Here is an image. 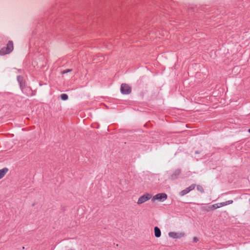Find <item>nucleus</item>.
<instances>
[{"label":"nucleus","mask_w":250,"mask_h":250,"mask_svg":"<svg viewBox=\"0 0 250 250\" xmlns=\"http://www.w3.org/2000/svg\"><path fill=\"white\" fill-rule=\"evenodd\" d=\"M13 50V43L12 41H9L6 47H3L0 50V55H4L9 54Z\"/></svg>","instance_id":"f257e3e1"},{"label":"nucleus","mask_w":250,"mask_h":250,"mask_svg":"<svg viewBox=\"0 0 250 250\" xmlns=\"http://www.w3.org/2000/svg\"><path fill=\"white\" fill-rule=\"evenodd\" d=\"M167 198V195L166 193H158L154 195L152 198V201L154 202L155 200H158L160 202H163Z\"/></svg>","instance_id":"f03ea898"},{"label":"nucleus","mask_w":250,"mask_h":250,"mask_svg":"<svg viewBox=\"0 0 250 250\" xmlns=\"http://www.w3.org/2000/svg\"><path fill=\"white\" fill-rule=\"evenodd\" d=\"M151 198H152V196L150 194L147 193V194H144L139 197L137 203L138 205H141V204L146 202L147 201H148Z\"/></svg>","instance_id":"7ed1b4c3"},{"label":"nucleus","mask_w":250,"mask_h":250,"mask_svg":"<svg viewBox=\"0 0 250 250\" xmlns=\"http://www.w3.org/2000/svg\"><path fill=\"white\" fill-rule=\"evenodd\" d=\"M168 236L173 239L180 238L184 237L185 234L183 232H169L168 234Z\"/></svg>","instance_id":"20e7f679"},{"label":"nucleus","mask_w":250,"mask_h":250,"mask_svg":"<svg viewBox=\"0 0 250 250\" xmlns=\"http://www.w3.org/2000/svg\"><path fill=\"white\" fill-rule=\"evenodd\" d=\"M131 87L126 84H122L121 86V91L124 94H128L131 92Z\"/></svg>","instance_id":"39448f33"},{"label":"nucleus","mask_w":250,"mask_h":250,"mask_svg":"<svg viewBox=\"0 0 250 250\" xmlns=\"http://www.w3.org/2000/svg\"><path fill=\"white\" fill-rule=\"evenodd\" d=\"M195 186H196V185H195V184L191 185L188 188H187L186 189L182 190L180 192V195L181 196H184V195H186V194H187L188 192H189L190 191H191L193 189H194L195 188Z\"/></svg>","instance_id":"423d86ee"},{"label":"nucleus","mask_w":250,"mask_h":250,"mask_svg":"<svg viewBox=\"0 0 250 250\" xmlns=\"http://www.w3.org/2000/svg\"><path fill=\"white\" fill-rule=\"evenodd\" d=\"M181 173V170L179 169H177L174 171L173 173L171 175V178L172 179L174 180L177 178V177Z\"/></svg>","instance_id":"0eeeda50"},{"label":"nucleus","mask_w":250,"mask_h":250,"mask_svg":"<svg viewBox=\"0 0 250 250\" xmlns=\"http://www.w3.org/2000/svg\"><path fill=\"white\" fill-rule=\"evenodd\" d=\"M154 234L155 236L157 238L160 237L161 235V230L158 227L154 228Z\"/></svg>","instance_id":"6e6552de"},{"label":"nucleus","mask_w":250,"mask_h":250,"mask_svg":"<svg viewBox=\"0 0 250 250\" xmlns=\"http://www.w3.org/2000/svg\"><path fill=\"white\" fill-rule=\"evenodd\" d=\"M8 170V169L7 168H3L0 169V179L4 176Z\"/></svg>","instance_id":"1a4fd4ad"},{"label":"nucleus","mask_w":250,"mask_h":250,"mask_svg":"<svg viewBox=\"0 0 250 250\" xmlns=\"http://www.w3.org/2000/svg\"><path fill=\"white\" fill-rule=\"evenodd\" d=\"M221 208V207H220V206L219 205V203L213 204L209 207V208L210 209H217V208Z\"/></svg>","instance_id":"9d476101"},{"label":"nucleus","mask_w":250,"mask_h":250,"mask_svg":"<svg viewBox=\"0 0 250 250\" xmlns=\"http://www.w3.org/2000/svg\"><path fill=\"white\" fill-rule=\"evenodd\" d=\"M61 98L62 100L65 101L68 98L67 95L66 94H62L61 95Z\"/></svg>","instance_id":"9b49d317"},{"label":"nucleus","mask_w":250,"mask_h":250,"mask_svg":"<svg viewBox=\"0 0 250 250\" xmlns=\"http://www.w3.org/2000/svg\"><path fill=\"white\" fill-rule=\"evenodd\" d=\"M197 189L198 191H199L200 192H201L202 193H203L204 192L203 188L200 185H197Z\"/></svg>","instance_id":"f8f14e48"},{"label":"nucleus","mask_w":250,"mask_h":250,"mask_svg":"<svg viewBox=\"0 0 250 250\" xmlns=\"http://www.w3.org/2000/svg\"><path fill=\"white\" fill-rule=\"evenodd\" d=\"M70 71H71V69H67L66 70L63 71L62 73V74H65V73L69 72Z\"/></svg>","instance_id":"ddd939ff"},{"label":"nucleus","mask_w":250,"mask_h":250,"mask_svg":"<svg viewBox=\"0 0 250 250\" xmlns=\"http://www.w3.org/2000/svg\"><path fill=\"white\" fill-rule=\"evenodd\" d=\"M225 202H226V205H228L232 204L233 203V201L232 200H229Z\"/></svg>","instance_id":"4468645a"},{"label":"nucleus","mask_w":250,"mask_h":250,"mask_svg":"<svg viewBox=\"0 0 250 250\" xmlns=\"http://www.w3.org/2000/svg\"><path fill=\"white\" fill-rule=\"evenodd\" d=\"M219 205L220 206V207H222L227 206L225 202L219 203Z\"/></svg>","instance_id":"2eb2a0df"},{"label":"nucleus","mask_w":250,"mask_h":250,"mask_svg":"<svg viewBox=\"0 0 250 250\" xmlns=\"http://www.w3.org/2000/svg\"><path fill=\"white\" fill-rule=\"evenodd\" d=\"M197 240H198V239L197 237H195L193 238V242H196L197 241Z\"/></svg>","instance_id":"dca6fc26"},{"label":"nucleus","mask_w":250,"mask_h":250,"mask_svg":"<svg viewBox=\"0 0 250 250\" xmlns=\"http://www.w3.org/2000/svg\"><path fill=\"white\" fill-rule=\"evenodd\" d=\"M21 77H20V76H18V77H17V79H18V81H19V82L20 83H21Z\"/></svg>","instance_id":"f3484780"},{"label":"nucleus","mask_w":250,"mask_h":250,"mask_svg":"<svg viewBox=\"0 0 250 250\" xmlns=\"http://www.w3.org/2000/svg\"><path fill=\"white\" fill-rule=\"evenodd\" d=\"M248 132H249V133H250V129H249L248 130Z\"/></svg>","instance_id":"a211bd4d"}]
</instances>
